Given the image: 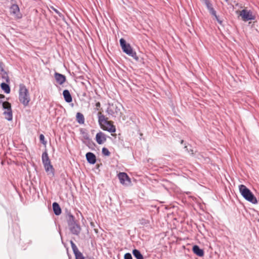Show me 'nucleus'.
I'll list each match as a JSON object with an SVG mask.
<instances>
[{"label": "nucleus", "mask_w": 259, "mask_h": 259, "mask_svg": "<svg viewBox=\"0 0 259 259\" xmlns=\"http://www.w3.org/2000/svg\"><path fill=\"white\" fill-rule=\"evenodd\" d=\"M6 81L8 82L9 81V78L8 77L7 78V79H6Z\"/></svg>", "instance_id": "nucleus-37"}, {"label": "nucleus", "mask_w": 259, "mask_h": 259, "mask_svg": "<svg viewBox=\"0 0 259 259\" xmlns=\"http://www.w3.org/2000/svg\"><path fill=\"white\" fill-rule=\"evenodd\" d=\"M215 18V19L217 20V21L220 24H222V21L221 20H220L218 17V16L217 15V14H216V12L215 11V14L214 15H212Z\"/></svg>", "instance_id": "nucleus-29"}, {"label": "nucleus", "mask_w": 259, "mask_h": 259, "mask_svg": "<svg viewBox=\"0 0 259 259\" xmlns=\"http://www.w3.org/2000/svg\"><path fill=\"white\" fill-rule=\"evenodd\" d=\"M89 259H94L93 257L89 258Z\"/></svg>", "instance_id": "nucleus-38"}, {"label": "nucleus", "mask_w": 259, "mask_h": 259, "mask_svg": "<svg viewBox=\"0 0 259 259\" xmlns=\"http://www.w3.org/2000/svg\"><path fill=\"white\" fill-rule=\"evenodd\" d=\"M66 220L68 227L77 223L74 217L70 212H68L67 214Z\"/></svg>", "instance_id": "nucleus-14"}, {"label": "nucleus", "mask_w": 259, "mask_h": 259, "mask_svg": "<svg viewBox=\"0 0 259 259\" xmlns=\"http://www.w3.org/2000/svg\"><path fill=\"white\" fill-rule=\"evenodd\" d=\"M124 259H133L132 254L130 253H126L124 256Z\"/></svg>", "instance_id": "nucleus-28"}, {"label": "nucleus", "mask_w": 259, "mask_h": 259, "mask_svg": "<svg viewBox=\"0 0 259 259\" xmlns=\"http://www.w3.org/2000/svg\"><path fill=\"white\" fill-rule=\"evenodd\" d=\"M19 100L24 107L27 106L30 101L28 90L23 84L19 85Z\"/></svg>", "instance_id": "nucleus-2"}, {"label": "nucleus", "mask_w": 259, "mask_h": 259, "mask_svg": "<svg viewBox=\"0 0 259 259\" xmlns=\"http://www.w3.org/2000/svg\"><path fill=\"white\" fill-rule=\"evenodd\" d=\"M98 122L101 127L104 131L110 133H114L116 132L115 126L113 124L111 121H108L107 118L101 112H98Z\"/></svg>", "instance_id": "nucleus-1"}, {"label": "nucleus", "mask_w": 259, "mask_h": 259, "mask_svg": "<svg viewBox=\"0 0 259 259\" xmlns=\"http://www.w3.org/2000/svg\"><path fill=\"white\" fill-rule=\"evenodd\" d=\"M96 106L97 107H100L101 106L100 103V102L96 103Z\"/></svg>", "instance_id": "nucleus-34"}, {"label": "nucleus", "mask_w": 259, "mask_h": 259, "mask_svg": "<svg viewBox=\"0 0 259 259\" xmlns=\"http://www.w3.org/2000/svg\"><path fill=\"white\" fill-rule=\"evenodd\" d=\"M74 254L75 256V259H84L82 254L79 251L74 253Z\"/></svg>", "instance_id": "nucleus-24"}, {"label": "nucleus", "mask_w": 259, "mask_h": 259, "mask_svg": "<svg viewBox=\"0 0 259 259\" xmlns=\"http://www.w3.org/2000/svg\"><path fill=\"white\" fill-rule=\"evenodd\" d=\"M42 162L45 168V169L47 172L52 174L54 175V168L53 165L51 164L50 159L49 157L47 151L46 150L42 154L41 156Z\"/></svg>", "instance_id": "nucleus-7"}, {"label": "nucleus", "mask_w": 259, "mask_h": 259, "mask_svg": "<svg viewBox=\"0 0 259 259\" xmlns=\"http://www.w3.org/2000/svg\"><path fill=\"white\" fill-rule=\"evenodd\" d=\"M236 13L241 17L242 20L244 21L252 20L255 19V16L253 15L252 12L246 9L241 11H237Z\"/></svg>", "instance_id": "nucleus-8"}, {"label": "nucleus", "mask_w": 259, "mask_h": 259, "mask_svg": "<svg viewBox=\"0 0 259 259\" xmlns=\"http://www.w3.org/2000/svg\"><path fill=\"white\" fill-rule=\"evenodd\" d=\"M118 177L120 183L122 184H126V182H128V183H130L131 182L128 176L125 172H120L118 175Z\"/></svg>", "instance_id": "nucleus-12"}, {"label": "nucleus", "mask_w": 259, "mask_h": 259, "mask_svg": "<svg viewBox=\"0 0 259 259\" xmlns=\"http://www.w3.org/2000/svg\"><path fill=\"white\" fill-rule=\"evenodd\" d=\"M1 87L2 89L6 93V94H9L10 93L11 90L9 85L5 82H3L1 84Z\"/></svg>", "instance_id": "nucleus-20"}, {"label": "nucleus", "mask_w": 259, "mask_h": 259, "mask_svg": "<svg viewBox=\"0 0 259 259\" xmlns=\"http://www.w3.org/2000/svg\"><path fill=\"white\" fill-rule=\"evenodd\" d=\"M119 42L123 52L135 59L136 60H138V58L137 57L136 52L133 51L130 45L126 43L124 39L122 38H120L119 40Z\"/></svg>", "instance_id": "nucleus-6"}, {"label": "nucleus", "mask_w": 259, "mask_h": 259, "mask_svg": "<svg viewBox=\"0 0 259 259\" xmlns=\"http://www.w3.org/2000/svg\"><path fill=\"white\" fill-rule=\"evenodd\" d=\"M52 206L54 212L56 215H59L61 213V208L57 202H54Z\"/></svg>", "instance_id": "nucleus-16"}, {"label": "nucleus", "mask_w": 259, "mask_h": 259, "mask_svg": "<svg viewBox=\"0 0 259 259\" xmlns=\"http://www.w3.org/2000/svg\"><path fill=\"white\" fill-rule=\"evenodd\" d=\"M86 159L88 163L94 164L96 162V155L92 152H88L86 155Z\"/></svg>", "instance_id": "nucleus-13"}, {"label": "nucleus", "mask_w": 259, "mask_h": 259, "mask_svg": "<svg viewBox=\"0 0 259 259\" xmlns=\"http://www.w3.org/2000/svg\"><path fill=\"white\" fill-rule=\"evenodd\" d=\"M192 250L193 252L199 256H203L204 255V251L202 249H200L197 245H194L193 247Z\"/></svg>", "instance_id": "nucleus-17"}, {"label": "nucleus", "mask_w": 259, "mask_h": 259, "mask_svg": "<svg viewBox=\"0 0 259 259\" xmlns=\"http://www.w3.org/2000/svg\"><path fill=\"white\" fill-rule=\"evenodd\" d=\"M54 77L57 82L60 85L63 84L66 80V76L58 72L55 73Z\"/></svg>", "instance_id": "nucleus-10"}, {"label": "nucleus", "mask_w": 259, "mask_h": 259, "mask_svg": "<svg viewBox=\"0 0 259 259\" xmlns=\"http://www.w3.org/2000/svg\"><path fill=\"white\" fill-rule=\"evenodd\" d=\"M0 70L1 72H5L4 69V64L2 62H0Z\"/></svg>", "instance_id": "nucleus-32"}, {"label": "nucleus", "mask_w": 259, "mask_h": 259, "mask_svg": "<svg viewBox=\"0 0 259 259\" xmlns=\"http://www.w3.org/2000/svg\"><path fill=\"white\" fill-rule=\"evenodd\" d=\"M183 142H184V141H183V140H182V141H181V144H183Z\"/></svg>", "instance_id": "nucleus-36"}, {"label": "nucleus", "mask_w": 259, "mask_h": 259, "mask_svg": "<svg viewBox=\"0 0 259 259\" xmlns=\"http://www.w3.org/2000/svg\"><path fill=\"white\" fill-rule=\"evenodd\" d=\"M205 4L206 5L209 13L211 15H214L215 14V10L213 8L212 5L210 2L209 0H203Z\"/></svg>", "instance_id": "nucleus-18"}, {"label": "nucleus", "mask_w": 259, "mask_h": 259, "mask_svg": "<svg viewBox=\"0 0 259 259\" xmlns=\"http://www.w3.org/2000/svg\"><path fill=\"white\" fill-rule=\"evenodd\" d=\"M53 10L55 12L56 14H57L60 17H62L63 15L62 14L56 9L53 8Z\"/></svg>", "instance_id": "nucleus-31"}, {"label": "nucleus", "mask_w": 259, "mask_h": 259, "mask_svg": "<svg viewBox=\"0 0 259 259\" xmlns=\"http://www.w3.org/2000/svg\"><path fill=\"white\" fill-rule=\"evenodd\" d=\"M45 136L42 134L40 135L39 140H40V142L44 145L46 144V143H47V142L45 141Z\"/></svg>", "instance_id": "nucleus-27"}, {"label": "nucleus", "mask_w": 259, "mask_h": 259, "mask_svg": "<svg viewBox=\"0 0 259 259\" xmlns=\"http://www.w3.org/2000/svg\"><path fill=\"white\" fill-rule=\"evenodd\" d=\"M76 121L79 124H83L84 122V117L83 115L80 113L77 112L76 115Z\"/></svg>", "instance_id": "nucleus-19"}, {"label": "nucleus", "mask_w": 259, "mask_h": 259, "mask_svg": "<svg viewBox=\"0 0 259 259\" xmlns=\"http://www.w3.org/2000/svg\"><path fill=\"white\" fill-rule=\"evenodd\" d=\"M63 96L65 101L67 103H70L72 101V96L68 90H65L63 92Z\"/></svg>", "instance_id": "nucleus-15"}, {"label": "nucleus", "mask_w": 259, "mask_h": 259, "mask_svg": "<svg viewBox=\"0 0 259 259\" xmlns=\"http://www.w3.org/2000/svg\"><path fill=\"white\" fill-rule=\"evenodd\" d=\"M70 244H71V246L72 249L73 253H75V252L79 251L76 245L72 241H70Z\"/></svg>", "instance_id": "nucleus-25"}, {"label": "nucleus", "mask_w": 259, "mask_h": 259, "mask_svg": "<svg viewBox=\"0 0 259 259\" xmlns=\"http://www.w3.org/2000/svg\"><path fill=\"white\" fill-rule=\"evenodd\" d=\"M5 98V95L3 94H0V99L2 100Z\"/></svg>", "instance_id": "nucleus-33"}, {"label": "nucleus", "mask_w": 259, "mask_h": 259, "mask_svg": "<svg viewBox=\"0 0 259 259\" xmlns=\"http://www.w3.org/2000/svg\"><path fill=\"white\" fill-rule=\"evenodd\" d=\"M133 254L137 259H144L143 255L141 254L140 251L138 249H134L133 250Z\"/></svg>", "instance_id": "nucleus-21"}, {"label": "nucleus", "mask_w": 259, "mask_h": 259, "mask_svg": "<svg viewBox=\"0 0 259 259\" xmlns=\"http://www.w3.org/2000/svg\"><path fill=\"white\" fill-rule=\"evenodd\" d=\"M2 107L4 112L3 113L5 118L8 121H11L13 119V114L11 109V105L8 101H3L0 99V108Z\"/></svg>", "instance_id": "nucleus-5"}, {"label": "nucleus", "mask_w": 259, "mask_h": 259, "mask_svg": "<svg viewBox=\"0 0 259 259\" xmlns=\"http://www.w3.org/2000/svg\"><path fill=\"white\" fill-rule=\"evenodd\" d=\"M226 2H227L228 0H225Z\"/></svg>", "instance_id": "nucleus-39"}, {"label": "nucleus", "mask_w": 259, "mask_h": 259, "mask_svg": "<svg viewBox=\"0 0 259 259\" xmlns=\"http://www.w3.org/2000/svg\"><path fill=\"white\" fill-rule=\"evenodd\" d=\"M80 134H81L84 140H85L89 142L91 140L88 133L86 132V131L85 130H83V129L80 130Z\"/></svg>", "instance_id": "nucleus-22"}, {"label": "nucleus", "mask_w": 259, "mask_h": 259, "mask_svg": "<svg viewBox=\"0 0 259 259\" xmlns=\"http://www.w3.org/2000/svg\"><path fill=\"white\" fill-rule=\"evenodd\" d=\"M68 228L72 234L77 236L79 235L81 231V227L77 223L72 226H69Z\"/></svg>", "instance_id": "nucleus-9"}, {"label": "nucleus", "mask_w": 259, "mask_h": 259, "mask_svg": "<svg viewBox=\"0 0 259 259\" xmlns=\"http://www.w3.org/2000/svg\"><path fill=\"white\" fill-rule=\"evenodd\" d=\"M215 18V19L217 20V21L220 24H222V21L221 20H220L218 17V16L217 15V14H216V12L215 11V14L214 15H212Z\"/></svg>", "instance_id": "nucleus-30"}, {"label": "nucleus", "mask_w": 259, "mask_h": 259, "mask_svg": "<svg viewBox=\"0 0 259 259\" xmlns=\"http://www.w3.org/2000/svg\"><path fill=\"white\" fill-rule=\"evenodd\" d=\"M19 12V8L17 5H13L11 7V13L13 14H17Z\"/></svg>", "instance_id": "nucleus-23"}, {"label": "nucleus", "mask_w": 259, "mask_h": 259, "mask_svg": "<svg viewBox=\"0 0 259 259\" xmlns=\"http://www.w3.org/2000/svg\"><path fill=\"white\" fill-rule=\"evenodd\" d=\"M188 152L190 153L192 155H194V154L193 150H190V151H188Z\"/></svg>", "instance_id": "nucleus-35"}, {"label": "nucleus", "mask_w": 259, "mask_h": 259, "mask_svg": "<svg viewBox=\"0 0 259 259\" xmlns=\"http://www.w3.org/2000/svg\"><path fill=\"white\" fill-rule=\"evenodd\" d=\"M102 154L105 156H109L110 154V152L108 150V149L105 147L102 148Z\"/></svg>", "instance_id": "nucleus-26"}, {"label": "nucleus", "mask_w": 259, "mask_h": 259, "mask_svg": "<svg viewBox=\"0 0 259 259\" xmlns=\"http://www.w3.org/2000/svg\"><path fill=\"white\" fill-rule=\"evenodd\" d=\"M96 140L97 142L101 145L103 144L106 141V136L105 134L100 132L96 134Z\"/></svg>", "instance_id": "nucleus-11"}, {"label": "nucleus", "mask_w": 259, "mask_h": 259, "mask_svg": "<svg viewBox=\"0 0 259 259\" xmlns=\"http://www.w3.org/2000/svg\"><path fill=\"white\" fill-rule=\"evenodd\" d=\"M239 190L242 196L246 200L253 204H256L257 203L256 197L254 196L250 190L248 189L245 185H239Z\"/></svg>", "instance_id": "nucleus-3"}, {"label": "nucleus", "mask_w": 259, "mask_h": 259, "mask_svg": "<svg viewBox=\"0 0 259 259\" xmlns=\"http://www.w3.org/2000/svg\"><path fill=\"white\" fill-rule=\"evenodd\" d=\"M121 105L119 103H109L106 112L109 115L114 117H120L121 112L120 107Z\"/></svg>", "instance_id": "nucleus-4"}]
</instances>
